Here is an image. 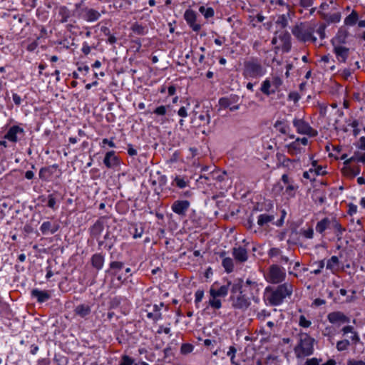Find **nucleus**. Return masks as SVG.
Wrapping results in <instances>:
<instances>
[{
  "instance_id": "nucleus-1",
  "label": "nucleus",
  "mask_w": 365,
  "mask_h": 365,
  "mask_svg": "<svg viewBox=\"0 0 365 365\" xmlns=\"http://www.w3.org/2000/svg\"><path fill=\"white\" fill-rule=\"evenodd\" d=\"M292 291V285L288 283L279 285L275 289L267 287L264 292V300L266 304L277 306L282 304L287 297H289Z\"/></svg>"
},
{
  "instance_id": "nucleus-2",
  "label": "nucleus",
  "mask_w": 365,
  "mask_h": 365,
  "mask_svg": "<svg viewBox=\"0 0 365 365\" xmlns=\"http://www.w3.org/2000/svg\"><path fill=\"white\" fill-rule=\"evenodd\" d=\"M337 159L344 160V166L341 168L343 174L349 178H354L359 174L360 170L357 165H353L354 162H365V153L359 154L354 153V154L348 158L346 153H341L336 156Z\"/></svg>"
},
{
  "instance_id": "nucleus-3",
  "label": "nucleus",
  "mask_w": 365,
  "mask_h": 365,
  "mask_svg": "<svg viewBox=\"0 0 365 365\" xmlns=\"http://www.w3.org/2000/svg\"><path fill=\"white\" fill-rule=\"evenodd\" d=\"M325 28L326 26L324 24H320L316 30L312 27H297L293 31V33L299 39L303 41L315 42L317 41V38L313 36L314 32L316 31L319 38L323 39L325 38Z\"/></svg>"
},
{
  "instance_id": "nucleus-4",
  "label": "nucleus",
  "mask_w": 365,
  "mask_h": 365,
  "mask_svg": "<svg viewBox=\"0 0 365 365\" xmlns=\"http://www.w3.org/2000/svg\"><path fill=\"white\" fill-rule=\"evenodd\" d=\"M284 187L285 188L283 195L287 198H292L295 196L298 186L292 180L289 179L287 174L282 176L281 182L274 185L273 190L277 193H280Z\"/></svg>"
},
{
  "instance_id": "nucleus-5",
  "label": "nucleus",
  "mask_w": 365,
  "mask_h": 365,
  "mask_svg": "<svg viewBox=\"0 0 365 365\" xmlns=\"http://www.w3.org/2000/svg\"><path fill=\"white\" fill-rule=\"evenodd\" d=\"M282 82V79L279 76L271 75L262 82L260 91L266 96L274 94L279 91Z\"/></svg>"
},
{
  "instance_id": "nucleus-6",
  "label": "nucleus",
  "mask_w": 365,
  "mask_h": 365,
  "mask_svg": "<svg viewBox=\"0 0 365 365\" xmlns=\"http://www.w3.org/2000/svg\"><path fill=\"white\" fill-rule=\"evenodd\" d=\"M266 73V68L256 61H250L245 63L243 75L247 79L260 78Z\"/></svg>"
},
{
  "instance_id": "nucleus-7",
  "label": "nucleus",
  "mask_w": 365,
  "mask_h": 365,
  "mask_svg": "<svg viewBox=\"0 0 365 365\" xmlns=\"http://www.w3.org/2000/svg\"><path fill=\"white\" fill-rule=\"evenodd\" d=\"M61 170L58 165L45 166L39 170L38 177L44 182L53 181L61 175Z\"/></svg>"
},
{
  "instance_id": "nucleus-8",
  "label": "nucleus",
  "mask_w": 365,
  "mask_h": 365,
  "mask_svg": "<svg viewBox=\"0 0 365 365\" xmlns=\"http://www.w3.org/2000/svg\"><path fill=\"white\" fill-rule=\"evenodd\" d=\"M314 340L308 336L301 339L300 344L295 349V352L299 357L311 355L313 352Z\"/></svg>"
},
{
  "instance_id": "nucleus-9",
  "label": "nucleus",
  "mask_w": 365,
  "mask_h": 365,
  "mask_svg": "<svg viewBox=\"0 0 365 365\" xmlns=\"http://www.w3.org/2000/svg\"><path fill=\"white\" fill-rule=\"evenodd\" d=\"M293 125L298 133L306 135L309 137H314L317 135V131L312 128L309 124L302 119H294Z\"/></svg>"
},
{
  "instance_id": "nucleus-10",
  "label": "nucleus",
  "mask_w": 365,
  "mask_h": 365,
  "mask_svg": "<svg viewBox=\"0 0 365 365\" xmlns=\"http://www.w3.org/2000/svg\"><path fill=\"white\" fill-rule=\"evenodd\" d=\"M308 144V139L305 137L297 138L293 142L287 145V152L291 155H298L303 153Z\"/></svg>"
},
{
  "instance_id": "nucleus-11",
  "label": "nucleus",
  "mask_w": 365,
  "mask_h": 365,
  "mask_svg": "<svg viewBox=\"0 0 365 365\" xmlns=\"http://www.w3.org/2000/svg\"><path fill=\"white\" fill-rule=\"evenodd\" d=\"M285 272L277 265H272L267 274V280L269 282L277 284L282 282L285 277Z\"/></svg>"
},
{
  "instance_id": "nucleus-12",
  "label": "nucleus",
  "mask_w": 365,
  "mask_h": 365,
  "mask_svg": "<svg viewBox=\"0 0 365 365\" xmlns=\"http://www.w3.org/2000/svg\"><path fill=\"white\" fill-rule=\"evenodd\" d=\"M331 42L334 46V52L336 55L337 61L340 63H344L349 56V48L343 45L339 44L338 38H333Z\"/></svg>"
},
{
  "instance_id": "nucleus-13",
  "label": "nucleus",
  "mask_w": 365,
  "mask_h": 365,
  "mask_svg": "<svg viewBox=\"0 0 365 365\" xmlns=\"http://www.w3.org/2000/svg\"><path fill=\"white\" fill-rule=\"evenodd\" d=\"M31 296L32 298H35L38 303L41 304L51 298V291L33 289L31 291Z\"/></svg>"
},
{
  "instance_id": "nucleus-14",
  "label": "nucleus",
  "mask_w": 365,
  "mask_h": 365,
  "mask_svg": "<svg viewBox=\"0 0 365 365\" xmlns=\"http://www.w3.org/2000/svg\"><path fill=\"white\" fill-rule=\"evenodd\" d=\"M327 318L330 323L338 326L349 322V319L343 313L339 312L329 313Z\"/></svg>"
},
{
  "instance_id": "nucleus-15",
  "label": "nucleus",
  "mask_w": 365,
  "mask_h": 365,
  "mask_svg": "<svg viewBox=\"0 0 365 365\" xmlns=\"http://www.w3.org/2000/svg\"><path fill=\"white\" fill-rule=\"evenodd\" d=\"M184 18L187 23V24L192 28V29L195 31H198L201 26L200 24L196 23V14L194 11L191 9H188L185 12Z\"/></svg>"
},
{
  "instance_id": "nucleus-16",
  "label": "nucleus",
  "mask_w": 365,
  "mask_h": 365,
  "mask_svg": "<svg viewBox=\"0 0 365 365\" xmlns=\"http://www.w3.org/2000/svg\"><path fill=\"white\" fill-rule=\"evenodd\" d=\"M19 134L24 135V129L19 125H13L9 129L7 133L5 134L4 138L12 143H16L18 141L17 135Z\"/></svg>"
},
{
  "instance_id": "nucleus-17",
  "label": "nucleus",
  "mask_w": 365,
  "mask_h": 365,
  "mask_svg": "<svg viewBox=\"0 0 365 365\" xmlns=\"http://www.w3.org/2000/svg\"><path fill=\"white\" fill-rule=\"evenodd\" d=\"M230 288V283L217 288L216 284H213L210 289V297H225L227 296Z\"/></svg>"
},
{
  "instance_id": "nucleus-18",
  "label": "nucleus",
  "mask_w": 365,
  "mask_h": 365,
  "mask_svg": "<svg viewBox=\"0 0 365 365\" xmlns=\"http://www.w3.org/2000/svg\"><path fill=\"white\" fill-rule=\"evenodd\" d=\"M190 206V203L187 200H177L172 205V210L178 215H185Z\"/></svg>"
},
{
  "instance_id": "nucleus-19",
  "label": "nucleus",
  "mask_w": 365,
  "mask_h": 365,
  "mask_svg": "<svg viewBox=\"0 0 365 365\" xmlns=\"http://www.w3.org/2000/svg\"><path fill=\"white\" fill-rule=\"evenodd\" d=\"M58 229V225L55 222H43L40 227L43 235H49L55 233Z\"/></svg>"
},
{
  "instance_id": "nucleus-20",
  "label": "nucleus",
  "mask_w": 365,
  "mask_h": 365,
  "mask_svg": "<svg viewBox=\"0 0 365 365\" xmlns=\"http://www.w3.org/2000/svg\"><path fill=\"white\" fill-rule=\"evenodd\" d=\"M232 255L235 260L240 262H244L248 259L247 250L241 246L234 247Z\"/></svg>"
},
{
  "instance_id": "nucleus-21",
  "label": "nucleus",
  "mask_w": 365,
  "mask_h": 365,
  "mask_svg": "<svg viewBox=\"0 0 365 365\" xmlns=\"http://www.w3.org/2000/svg\"><path fill=\"white\" fill-rule=\"evenodd\" d=\"M103 163L108 168H114L120 165L119 159L113 151H110L106 153Z\"/></svg>"
},
{
  "instance_id": "nucleus-22",
  "label": "nucleus",
  "mask_w": 365,
  "mask_h": 365,
  "mask_svg": "<svg viewBox=\"0 0 365 365\" xmlns=\"http://www.w3.org/2000/svg\"><path fill=\"white\" fill-rule=\"evenodd\" d=\"M342 332L344 336H346L350 334V336L348 337L351 339V342L354 344H356L359 340V336L357 332L354 330V327L351 326H345L342 329Z\"/></svg>"
},
{
  "instance_id": "nucleus-23",
  "label": "nucleus",
  "mask_w": 365,
  "mask_h": 365,
  "mask_svg": "<svg viewBox=\"0 0 365 365\" xmlns=\"http://www.w3.org/2000/svg\"><path fill=\"white\" fill-rule=\"evenodd\" d=\"M322 16L328 23H337L341 19L340 13L337 11H334L331 13L322 11Z\"/></svg>"
},
{
  "instance_id": "nucleus-24",
  "label": "nucleus",
  "mask_w": 365,
  "mask_h": 365,
  "mask_svg": "<svg viewBox=\"0 0 365 365\" xmlns=\"http://www.w3.org/2000/svg\"><path fill=\"white\" fill-rule=\"evenodd\" d=\"M172 185L183 189L189 185V180L185 177L175 175L173 178Z\"/></svg>"
},
{
  "instance_id": "nucleus-25",
  "label": "nucleus",
  "mask_w": 365,
  "mask_h": 365,
  "mask_svg": "<svg viewBox=\"0 0 365 365\" xmlns=\"http://www.w3.org/2000/svg\"><path fill=\"white\" fill-rule=\"evenodd\" d=\"M326 267L332 273L336 272L339 269V260L336 256H332L329 259L326 264Z\"/></svg>"
},
{
  "instance_id": "nucleus-26",
  "label": "nucleus",
  "mask_w": 365,
  "mask_h": 365,
  "mask_svg": "<svg viewBox=\"0 0 365 365\" xmlns=\"http://www.w3.org/2000/svg\"><path fill=\"white\" fill-rule=\"evenodd\" d=\"M91 263L93 267L100 270L103 267L104 257L100 254L94 255L91 258Z\"/></svg>"
},
{
  "instance_id": "nucleus-27",
  "label": "nucleus",
  "mask_w": 365,
  "mask_h": 365,
  "mask_svg": "<svg viewBox=\"0 0 365 365\" xmlns=\"http://www.w3.org/2000/svg\"><path fill=\"white\" fill-rule=\"evenodd\" d=\"M101 16V14L92 9H87L84 14V18L88 21H95L98 20Z\"/></svg>"
},
{
  "instance_id": "nucleus-28",
  "label": "nucleus",
  "mask_w": 365,
  "mask_h": 365,
  "mask_svg": "<svg viewBox=\"0 0 365 365\" xmlns=\"http://www.w3.org/2000/svg\"><path fill=\"white\" fill-rule=\"evenodd\" d=\"M274 216L268 214H261L257 217V225L260 227H264L268 225L269 222L274 220Z\"/></svg>"
},
{
  "instance_id": "nucleus-29",
  "label": "nucleus",
  "mask_w": 365,
  "mask_h": 365,
  "mask_svg": "<svg viewBox=\"0 0 365 365\" xmlns=\"http://www.w3.org/2000/svg\"><path fill=\"white\" fill-rule=\"evenodd\" d=\"M58 21L61 23L67 21L68 18V10L66 6H61L58 9Z\"/></svg>"
},
{
  "instance_id": "nucleus-30",
  "label": "nucleus",
  "mask_w": 365,
  "mask_h": 365,
  "mask_svg": "<svg viewBox=\"0 0 365 365\" xmlns=\"http://www.w3.org/2000/svg\"><path fill=\"white\" fill-rule=\"evenodd\" d=\"M222 266L227 273H230L233 271L234 264L233 260L230 257H225L222 260Z\"/></svg>"
},
{
  "instance_id": "nucleus-31",
  "label": "nucleus",
  "mask_w": 365,
  "mask_h": 365,
  "mask_svg": "<svg viewBox=\"0 0 365 365\" xmlns=\"http://www.w3.org/2000/svg\"><path fill=\"white\" fill-rule=\"evenodd\" d=\"M131 29L135 34H136L138 35H144V34H147V31H148L146 27H145L139 24H134L132 26Z\"/></svg>"
},
{
  "instance_id": "nucleus-32",
  "label": "nucleus",
  "mask_w": 365,
  "mask_h": 365,
  "mask_svg": "<svg viewBox=\"0 0 365 365\" xmlns=\"http://www.w3.org/2000/svg\"><path fill=\"white\" fill-rule=\"evenodd\" d=\"M356 148L357 149L354 153L361 154L365 153V136L360 137L359 141L356 144Z\"/></svg>"
},
{
  "instance_id": "nucleus-33",
  "label": "nucleus",
  "mask_w": 365,
  "mask_h": 365,
  "mask_svg": "<svg viewBox=\"0 0 365 365\" xmlns=\"http://www.w3.org/2000/svg\"><path fill=\"white\" fill-rule=\"evenodd\" d=\"M199 11L205 16V18L208 19L214 16V10L211 7H205L203 6L199 8Z\"/></svg>"
},
{
  "instance_id": "nucleus-34",
  "label": "nucleus",
  "mask_w": 365,
  "mask_h": 365,
  "mask_svg": "<svg viewBox=\"0 0 365 365\" xmlns=\"http://www.w3.org/2000/svg\"><path fill=\"white\" fill-rule=\"evenodd\" d=\"M208 303L211 307L216 309H218L222 307V302L217 297H210Z\"/></svg>"
},
{
  "instance_id": "nucleus-35",
  "label": "nucleus",
  "mask_w": 365,
  "mask_h": 365,
  "mask_svg": "<svg viewBox=\"0 0 365 365\" xmlns=\"http://www.w3.org/2000/svg\"><path fill=\"white\" fill-rule=\"evenodd\" d=\"M350 345V341L347 339L340 340L336 343V349L338 351H341L346 350Z\"/></svg>"
},
{
  "instance_id": "nucleus-36",
  "label": "nucleus",
  "mask_w": 365,
  "mask_h": 365,
  "mask_svg": "<svg viewBox=\"0 0 365 365\" xmlns=\"http://www.w3.org/2000/svg\"><path fill=\"white\" fill-rule=\"evenodd\" d=\"M358 19V16L356 13L353 12L345 19V24L346 25L352 26L356 24Z\"/></svg>"
},
{
  "instance_id": "nucleus-37",
  "label": "nucleus",
  "mask_w": 365,
  "mask_h": 365,
  "mask_svg": "<svg viewBox=\"0 0 365 365\" xmlns=\"http://www.w3.org/2000/svg\"><path fill=\"white\" fill-rule=\"evenodd\" d=\"M328 224L329 221L327 219L319 221L316 226L317 231L320 233L323 232L327 229Z\"/></svg>"
},
{
  "instance_id": "nucleus-38",
  "label": "nucleus",
  "mask_w": 365,
  "mask_h": 365,
  "mask_svg": "<svg viewBox=\"0 0 365 365\" xmlns=\"http://www.w3.org/2000/svg\"><path fill=\"white\" fill-rule=\"evenodd\" d=\"M303 176L304 178L309 179L310 180H314L315 173H314V167L313 166V163L312 164V167L309 169V170L304 173Z\"/></svg>"
},
{
  "instance_id": "nucleus-39",
  "label": "nucleus",
  "mask_w": 365,
  "mask_h": 365,
  "mask_svg": "<svg viewBox=\"0 0 365 365\" xmlns=\"http://www.w3.org/2000/svg\"><path fill=\"white\" fill-rule=\"evenodd\" d=\"M76 311V313L81 316H86L90 312L88 307L85 305H81L77 307Z\"/></svg>"
},
{
  "instance_id": "nucleus-40",
  "label": "nucleus",
  "mask_w": 365,
  "mask_h": 365,
  "mask_svg": "<svg viewBox=\"0 0 365 365\" xmlns=\"http://www.w3.org/2000/svg\"><path fill=\"white\" fill-rule=\"evenodd\" d=\"M313 166L314 167L315 177L317 175H322L326 173L325 168L322 166L318 165L316 161H313Z\"/></svg>"
},
{
  "instance_id": "nucleus-41",
  "label": "nucleus",
  "mask_w": 365,
  "mask_h": 365,
  "mask_svg": "<svg viewBox=\"0 0 365 365\" xmlns=\"http://www.w3.org/2000/svg\"><path fill=\"white\" fill-rule=\"evenodd\" d=\"M22 4L27 10H31L36 6V0H22Z\"/></svg>"
},
{
  "instance_id": "nucleus-42",
  "label": "nucleus",
  "mask_w": 365,
  "mask_h": 365,
  "mask_svg": "<svg viewBox=\"0 0 365 365\" xmlns=\"http://www.w3.org/2000/svg\"><path fill=\"white\" fill-rule=\"evenodd\" d=\"M299 324L304 328H308L311 325V322L304 316L301 315L299 319Z\"/></svg>"
},
{
  "instance_id": "nucleus-43",
  "label": "nucleus",
  "mask_w": 365,
  "mask_h": 365,
  "mask_svg": "<svg viewBox=\"0 0 365 365\" xmlns=\"http://www.w3.org/2000/svg\"><path fill=\"white\" fill-rule=\"evenodd\" d=\"M167 112V108L165 106H160L157 107L153 113L158 115H164L166 114Z\"/></svg>"
},
{
  "instance_id": "nucleus-44",
  "label": "nucleus",
  "mask_w": 365,
  "mask_h": 365,
  "mask_svg": "<svg viewBox=\"0 0 365 365\" xmlns=\"http://www.w3.org/2000/svg\"><path fill=\"white\" fill-rule=\"evenodd\" d=\"M180 350L182 354H189L192 351L193 346L190 344H184L182 345Z\"/></svg>"
},
{
  "instance_id": "nucleus-45",
  "label": "nucleus",
  "mask_w": 365,
  "mask_h": 365,
  "mask_svg": "<svg viewBox=\"0 0 365 365\" xmlns=\"http://www.w3.org/2000/svg\"><path fill=\"white\" fill-rule=\"evenodd\" d=\"M317 267L316 269H313L311 272L314 274H318L321 272L322 269L324 267V262L323 260L319 261L316 263Z\"/></svg>"
},
{
  "instance_id": "nucleus-46",
  "label": "nucleus",
  "mask_w": 365,
  "mask_h": 365,
  "mask_svg": "<svg viewBox=\"0 0 365 365\" xmlns=\"http://www.w3.org/2000/svg\"><path fill=\"white\" fill-rule=\"evenodd\" d=\"M357 206L354 204L349 203L348 205V214L351 216L355 215L357 212Z\"/></svg>"
},
{
  "instance_id": "nucleus-47",
  "label": "nucleus",
  "mask_w": 365,
  "mask_h": 365,
  "mask_svg": "<svg viewBox=\"0 0 365 365\" xmlns=\"http://www.w3.org/2000/svg\"><path fill=\"white\" fill-rule=\"evenodd\" d=\"M351 125L352 128H354V135H356L359 133L360 128L362 127V125L359 123V121L354 120L353 121Z\"/></svg>"
},
{
  "instance_id": "nucleus-48",
  "label": "nucleus",
  "mask_w": 365,
  "mask_h": 365,
  "mask_svg": "<svg viewBox=\"0 0 365 365\" xmlns=\"http://www.w3.org/2000/svg\"><path fill=\"white\" fill-rule=\"evenodd\" d=\"M133 360L130 357L128 356H123L120 365H133Z\"/></svg>"
},
{
  "instance_id": "nucleus-49",
  "label": "nucleus",
  "mask_w": 365,
  "mask_h": 365,
  "mask_svg": "<svg viewBox=\"0 0 365 365\" xmlns=\"http://www.w3.org/2000/svg\"><path fill=\"white\" fill-rule=\"evenodd\" d=\"M302 235L304 237L307 239H312L314 235V231L312 228H309L307 230H303Z\"/></svg>"
},
{
  "instance_id": "nucleus-50",
  "label": "nucleus",
  "mask_w": 365,
  "mask_h": 365,
  "mask_svg": "<svg viewBox=\"0 0 365 365\" xmlns=\"http://www.w3.org/2000/svg\"><path fill=\"white\" fill-rule=\"evenodd\" d=\"M123 267V264L119 262H113L110 263V268L116 270H120Z\"/></svg>"
},
{
  "instance_id": "nucleus-51",
  "label": "nucleus",
  "mask_w": 365,
  "mask_h": 365,
  "mask_svg": "<svg viewBox=\"0 0 365 365\" xmlns=\"http://www.w3.org/2000/svg\"><path fill=\"white\" fill-rule=\"evenodd\" d=\"M55 205H56V200L53 197V195H50L48 196V200L47 206L51 207V208H52V209H54L55 206H56Z\"/></svg>"
},
{
  "instance_id": "nucleus-52",
  "label": "nucleus",
  "mask_w": 365,
  "mask_h": 365,
  "mask_svg": "<svg viewBox=\"0 0 365 365\" xmlns=\"http://www.w3.org/2000/svg\"><path fill=\"white\" fill-rule=\"evenodd\" d=\"M347 365H365V361L362 360L349 359Z\"/></svg>"
},
{
  "instance_id": "nucleus-53",
  "label": "nucleus",
  "mask_w": 365,
  "mask_h": 365,
  "mask_svg": "<svg viewBox=\"0 0 365 365\" xmlns=\"http://www.w3.org/2000/svg\"><path fill=\"white\" fill-rule=\"evenodd\" d=\"M14 103L16 106H20L21 104L22 99L17 93H13L12 95Z\"/></svg>"
},
{
  "instance_id": "nucleus-54",
  "label": "nucleus",
  "mask_w": 365,
  "mask_h": 365,
  "mask_svg": "<svg viewBox=\"0 0 365 365\" xmlns=\"http://www.w3.org/2000/svg\"><path fill=\"white\" fill-rule=\"evenodd\" d=\"M203 296H204V292L203 291H201V290H197L196 292H195V302L197 303V302H200L202 301V298H203Z\"/></svg>"
},
{
  "instance_id": "nucleus-55",
  "label": "nucleus",
  "mask_w": 365,
  "mask_h": 365,
  "mask_svg": "<svg viewBox=\"0 0 365 365\" xmlns=\"http://www.w3.org/2000/svg\"><path fill=\"white\" fill-rule=\"evenodd\" d=\"M178 115L182 118H186L187 116V110L185 107H181L178 111Z\"/></svg>"
},
{
  "instance_id": "nucleus-56",
  "label": "nucleus",
  "mask_w": 365,
  "mask_h": 365,
  "mask_svg": "<svg viewBox=\"0 0 365 365\" xmlns=\"http://www.w3.org/2000/svg\"><path fill=\"white\" fill-rule=\"evenodd\" d=\"M101 230H102L101 224L96 223L94 225V226L92 229V232H93V234L97 235L101 232Z\"/></svg>"
},
{
  "instance_id": "nucleus-57",
  "label": "nucleus",
  "mask_w": 365,
  "mask_h": 365,
  "mask_svg": "<svg viewBox=\"0 0 365 365\" xmlns=\"http://www.w3.org/2000/svg\"><path fill=\"white\" fill-rule=\"evenodd\" d=\"M236 349L234 347V346H230L229 348V350L227 353V355L228 356H230V358H235V354H236Z\"/></svg>"
},
{
  "instance_id": "nucleus-58",
  "label": "nucleus",
  "mask_w": 365,
  "mask_h": 365,
  "mask_svg": "<svg viewBox=\"0 0 365 365\" xmlns=\"http://www.w3.org/2000/svg\"><path fill=\"white\" fill-rule=\"evenodd\" d=\"M306 365H319V362L316 358H312L306 361Z\"/></svg>"
},
{
  "instance_id": "nucleus-59",
  "label": "nucleus",
  "mask_w": 365,
  "mask_h": 365,
  "mask_svg": "<svg viewBox=\"0 0 365 365\" xmlns=\"http://www.w3.org/2000/svg\"><path fill=\"white\" fill-rule=\"evenodd\" d=\"M329 9V5L328 4L324 3L322 4L320 6L319 13L322 14V11L328 12V10Z\"/></svg>"
},
{
  "instance_id": "nucleus-60",
  "label": "nucleus",
  "mask_w": 365,
  "mask_h": 365,
  "mask_svg": "<svg viewBox=\"0 0 365 365\" xmlns=\"http://www.w3.org/2000/svg\"><path fill=\"white\" fill-rule=\"evenodd\" d=\"M220 106L222 108L228 106V101L227 98H220L219 101Z\"/></svg>"
},
{
  "instance_id": "nucleus-61",
  "label": "nucleus",
  "mask_w": 365,
  "mask_h": 365,
  "mask_svg": "<svg viewBox=\"0 0 365 365\" xmlns=\"http://www.w3.org/2000/svg\"><path fill=\"white\" fill-rule=\"evenodd\" d=\"M38 351V346L36 344H32L30 346V353L31 354H36Z\"/></svg>"
},
{
  "instance_id": "nucleus-62",
  "label": "nucleus",
  "mask_w": 365,
  "mask_h": 365,
  "mask_svg": "<svg viewBox=\"0 0 365 365\" xmlns=\"http://www.w3.org/2000/svg\"><path fill=\"white\" fill-rule=\"evenodd\" d=\"M34 177V173L31 170H28L25 173V178L28 180H31Z\"/></svg>"
},
{
  "instance_id": "nucleus-63",
  "label": "nucleus",
  "mask_w": 365,
  "mask_h": 365,
  "mask_svg": "<svg viewBox=\"0 0 365 365\" xmlns=\"http://www.w3.org/2000/svg\"><path fill=\"white\" fill-rule=\"evenodd\" d=\"M82 51L85 54H88L91 51V48L88 44L84 43L82 47Z\"/></svg>"
},
{
  "instance_id": "nucleus-64",
  "label": "nucleus",
  "mask_w": 365,
  "mask_h": 365,
  "mask_svg": "<svg viewBox=\"0 0 365 365\" xmlns=\"http://www.w3.org/2000/svg\"><path fill=\"white\" fill-rule=\"evenodd\" d=\"M103 144H107L108 145L110 148H114L115 147V143H113V140H110L107 138H105L103 140Z\"/></svg>"
}]
</instances>
